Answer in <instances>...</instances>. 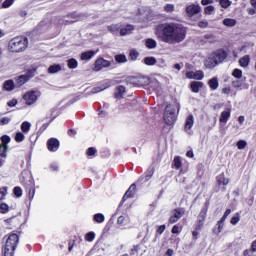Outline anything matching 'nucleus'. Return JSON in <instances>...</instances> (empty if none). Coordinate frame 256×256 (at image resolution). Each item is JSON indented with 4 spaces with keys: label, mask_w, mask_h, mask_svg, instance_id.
Returning a JSON list of instances; mask_svg holds the SVG:
<instances>
[{
    "label": "nucleus",
    "mask_w": 256,
    "mask_h": 256,
    "mask_svg": "<svg viewBox=\"0 0 256 256\" xmlns=\"http://www.w3.org/2000/svg\"><path fill=\"white\" fill-rule=\"evenodd\" d=\"M129 56L131 61H137V57H139V52H137V50H131Z\"/></svg>",
    "instance_id": "obj_44"
},
{
    "label": "nucleus",
    "mask_w": 256,
    "mask_h": 256,
    "mask_svg": "<svg viewBox=\"0 0 256 256\" xmlns=\"http://www.w3.org/2000/svg\"><path fill=\"white\" fill-rule=\"evenodd\" d=\"M237 147H238V149H240V150L245 149V147H247V141H245V140H239V141L237 142Z\"/></svg>",
    "instance_id": "obj_52"
},
{
    "label": "nucleus",
    "mask_w": 256,
    "mask_h": 256,
    "mask_svg": "<svg viewBox=\"0 0 256 256\" xmlns=\"http://www.w3.org/2000/svg\"><path fill=\"white\" fill-rule=\"evenodd\" d=\"M109 86H110L109 82H106L102 86L92 88L91 93H93V94L101 93V91H105V89H109Z\"/></svg>",
    "instance_id": "obj_25"
},
{
    "label": "nucleus",
    "mask_w": 256,
    "mask_h": 256,
    "mask_svg": "<svg viewBox=\"0 0 256 256\" xmlns=\"http://www.w3.org/2000/svg\"><path fill=\"white\" fill-rule=\"evenodd\" d=\"M232 86L235 87V89H239V87L243 86V82L241 80H235L232 82Z\"/></svg>",
    "instance_id": "obj_55"
},
{
    "label": "nucleus",
    "mask_w": 256,
    "mask_h": 256,
    "mask_svg": "<svg viewBox=\"0 0 256 256\" xmlns=\"http://www.w3.org/2000/svg\"><path fill=\"white\" fill-rule=\"evenodd\" d=\"M155 35L163 43H169V45L183 43L187 37V27L177 22L160 24L155 28Z\"/></svg>",
    "instance_id": "obj_1"
},
{
    "label": "nucleus",
    "mask_w": 256,
    "mask_h": 256,
    "mask_svg": "<svg viewBox=\"0 0 256 256\" xmlns=\"http://www.w3.org/2000/svg\"><path fill=\"white\" fill-rule=\"evenodd\" d=\"M253 253L252 250H245L244 251V256H253Z\"/></svg>",
    "instance_id": "obj_64"
},
{
    "label": "nucleus",
    "mask_w": 256,
    "mask_h": 256,
    "mask_svg": "<svg viewBox=\"0 0 256 256\" xmlns=\"http://www.w3.org/2000/svg\"><path fill=\"white\" fill-rule=\"evenodd\" d=\"M9 123H11V118L9 117H2L0 118V125H9Z\"/></svg>",
    "instance_id": "obj_51"
},
{
    "label": "nucleus",
    "mask_w": 256,
    "mask_h": 256,
    "mask_svg": "<svg viewBox=\"0 0 256 256\" xmlns=\"http://www.w3.org/2000/svg\"><path fill=\"white\" fill-rule=\"evenodd\" d=\"M95 153H97V149H95L94 147H90L86 151V155L88 157H95Z\"/></svg>",
    "instance_id": "obj_45"
},
{
    "label": "nucleus",
    "mask_w": 256,
    "mask_h": 256,
    "mask_svg": "<svg viewBox=\"0 0 256 256\" xmlns=\"http://www.w3.org/2000/svg\"><path fill=\"white\" fill-rule=\"evenodd\" d=\"M23 141H25V134H23V132H17L15 135V142L21 143Z\"/></svg>",
    "instance_id": "obj_40"
},
{
    "label": "nucleus",
    "mask_w": 256,
    "mask_h": 256,
    "mask_svg": "<svg viewBox=\"0 0 256 256\" xmlns=\"http://www.w3.org/2000/svg\"><path fill=\"white\" fill-rule=\"evenodd\" d=\"M7 196V187L0 188V201H3Z\"/></svg>",
    "instance_id": "obj_49"
},
{
    "label": "nucleus",
    "mask_w": 256,
    "mask_h": 256,
    "mask_svg": "<svg viewBox=\"0 0 256 256\" xmlns=\"http://www.w3.org/2000/svg\"><path fill=\"white\" fill-rule=\"evenodd\" d=\"M250 251H252V252L255 253V251H256V240H254V241L252 242Z\"/></svg>",
    "instance_id": "obj_61"
},
{
    "label": "nucleus",
    "mask_w": 256,
    "mask_h": 256,
    "mask_svg": "<svg viewBox=\"0 0 256 256\" xmlns=\"http://www.w3.org/2000/svg\"><path fill=\"white\" fill-rule=\"evenodd\" d=\"M125 91L126 90L124 86H118L115 93L116 99H123V95H125Z\"/></svg>",
    "instance_id": "obj_30"
},
{
    "label": "nucleus",
    "mask_w": 256,
    "mask_h": 256,
    "mask_svg": "<svg viewBox=\"0 0 256 256\" xmlns=\"http://www.w3.org/2000/svg\"><path fill=\"white\" fill-rule=\"evenodd\" d=\"M13 3H15V0H5L2 3V7H3V9H9V7H11V5H13Z\"/></svg>",
    "instance_id": "obj_46"
},
{
    "label": "nucleus",
    "mask_w": 256,
    "mask_h": 256,
    "mask_svg": "<svg viewBox=\"0 0 256 256\" xmlns=\"http://www.w3.org/2000/svg\"><path fill=\"white\" fill-rule=\"evenodd\" d=\"M173 165L175 169H181L183 162L181 161V157L176 156L173 161Z\"/></svg>",
    "instance_id": "obj_37"
},
{
    "label": "nucleus",
    "mask_w": 256,
    "mask_h": 256,
    "mask_svg": "<svg viewBox=\"0 0 256 256\" xmlns=\"http://www.w3.org/2000/svg\"><path fill=\"white\" fill-rule=\"evenodd\" d=\"M204 77H205V73H203V71L201 70H197L196 72L189 71L186 73L187 79H196L197 81H201L203 80Z\"/></svg>",
    "instance_id": "obj_14"
},
{
    "label": "nucleus",
    "mask_w": 256,
    "mask_h": 256,
    "mask_svg": "<svg viewBox=\"0 0 256 256\" xmlns=\"http://www.w3.org/2000/svg\"><path fill=\"white\" fill-rule=\"evenodd\" d=\"M208 85L212 91H217L219 89V79L217 77H213L208 81Z\"/></svg>",
    "instance_id": "obj_23"
},
{
    "label": "nucleus",
    "mask_w": 256,
    "mask_h": 256,
    "mask_svg": "<svg viewBox=\"0 0 256 256\" xmlns=\"http://www.w3.org/2000/svg\"><path fill=\"white\" fill-rule=\"evenodd\" d=\"M60 146H61V143L59 142V140L57 138H50L47 141V149L51 153H55V152L59 151Z\"/></svg>",
    "instance_id": "obj_10"
},
{
    "label": "nucleus",
    "mask_w": 256,
    "mask_h": 256,
    "mask_svg": "<svg viewBox=\"0 0 256 256\" xmlns=\"http://www.w3.org/2000/svg\"><path fill=\"white\" fill-rule=\"evenodd\" d=\"M217 184L219 187L223 185L225 187L226 185H229V178H225V174H220L216 177Z\"/></svg>",
    "instance_id": "obj_20"
},
{
    "label": "nucleus",
    "mask_w": 256,
    "mask_h": 256,
    "mask_svg": "<svg viewBox=\"0 0 256 256\" xmlns=\"http://www.w3.org/2000/svg\"><path fill=\"white\" fill-rule=\"evenodd\" d=\"M223 25L225 27H235V25H237V20L233 18H226L223 20Z\"/></svg>",
    "instance_id": "obj_29"
},
{
    "label": "nucleus",
    "mask_w": 256,
    "mask_h": 256,
    "mask_svg": "<svg viewBox=\"0 0 256 256\" xmlns=\"http://www.w3.org/2000/svg\"><path fill=\"white\" fill-rule=\"evenodd\" d=\"M146 47L148 49H155V47H157V41H155L154 39L152 38H148L146 40V43H145Z\"/></svg>",
    "instance_id": "obj_32"
},
{
    "label": "nucleus",
    "mask_w": 256,
    "mask_h": 256,
    "mask_svg": "<svg viewBox=\"0 0 256 256\" xmlns=\"http://www.w3.org/2000/svg\"><path fill=\"white\" fill-rule=\"evenodd\" d=\"M164 121L166 125H173L177 121V114L175 113V106L169 104L164 111Z\"/></svg>",
    "instance_id": "obj_5"
},
{
    "label": "nucleus",
    "mask_w": 256,
    "mask_h": 256,
    "mask_svg": "<svg viewBox=\"0 0 256 256\" xmlns=\"http://www.w3.org/2000/svg\"><path fill=\"white\" fill-rule=\"evenodd\" d=\"M204 39H207V41H209V43H215L217 41V39L215 38V36L213 34L204 35Z\"/></svg>",
    "instance_id": "obj_48"
},
{
    "label": "nucleus",
    "mask_w": 256,
    "mask_h": 256,
    "mask_svg": "<svg viewBox=\"0 0 256 256\" xmlns=\"http://www.w3.org/2000/svg\"><path fill=\"white\" fill-rule=\"evenodd\" d=\"M19 245V235L16 233H11L6 239L5 245L2 248V253L4 256H15V249Z\"/></svg>",
    "instance_id": "obj_3"
},
{
    "label": "nucleus",
    "mask_w": 256,
    "mask_h": 256,
    "mask_svg": "<svg viewBox=\"0 0 256 256\" xmlns=\"http://www.w3.org/2000/svg\"><path fill=\"white\" fill-rule=\"evenodd\" d=\"M8 107H15L17 105V99H12L7 103Z\"/></svg>",
    "instance_id": "obj_58"
},
{
    "label": "nucleus",
    "mask_w": 256,
    "mask_h": 256,
    "mask_svg": "<svg viewBox=\"0 0 256 256\" xmlns=\"http://www.w3.org/2000/svg\"><path fill=\"white\" fill-rule=\"evenodd\" d=\"M50 169L51 171H59V165H57L56 163H52L50 165Z\"/></svg>",
    "instance_id": "obj_59"
},
{
    "label": "nucleus",
    "mask_w": 256,
    "mask_h": 256,
    "mask_svg": "<svg viewBox=\"0 0 256 256\" xmlns=\"http://www.w3.org/2000/svg\"><path fill=\"white\" fill-rule=\"evenodd\" d=\"M191 90L193 91V93H199V91L201 89H203V82H199V81H193L190 84Z\"/></svg>",
    "instance_id": "obj_21"
},
{
    "label": "nucleus",
    "mask_w": 256,
    "mask_h": 256,
    "mask_svg": "<svg viewBox=\"0 0 256 256\" xmlns=\"http://www.w3.org/2000/svg\"><path fill=\"white\" fill-rule=\"evenodd\" d=\"M27 81H29L28 75H20V76L16 77L15 85H16V87H23V85H25V83H27Z\"/></svg>",
    "instance_id": "obj_16"
},
{
    "label": "nucleus",
    "mask_w": 256,
    "mask_h": 256,
    "mask_svg": "<svg viewBox=\"0 0 256 256\" xmlns=\"http://www.w3.org/2000/svg\"><path fill=\"white\" fill-rule=\"evenodd\" d=\"M67 66L68 69H77V67H79V62L77 61V59L71 58L67 60Z\"/></svg>",
    "instance_id": "obj_28"
},
{
    "label": "nucleus",
    "mask_w": 256,
    "mask_h": 256,
    "mask_svg": "<svg viewBox=\"0 0 256 256\" xmlns=\"http://www.w3.org/2000/svg\"><path fill=\"white\" fill-rule=\"evenodd\" d=\"M59 71H61V65L59 64H54V65H51L49 68H48V73H59Z\"/></svg>",
    "instance_id": "obj_34"
},
{
    "label": "nucleus",
    "mask_w": 256,
    "mask_h": 256,
    "mask_svg": "<svg viewBox=\"0 0 256 256\" xmlns=\"http://www.w3.org/2000/svg\"><path fill=\"white\" fill-rule=\"evenodd\" d=\"M108 31H110V33L113 35H119L121 31V24H113L108 26Z\"/></svg>",
    "instance_id": "obj_24"
},
{
    "label": "nucleus",
    "mask_w": 256,
    "mask_h": 256,
    "mask_svg": "<svg viewBox=\"0 0 256 256\" xmlns=\"http://www.w3.org/2000/svg\"><path fill=\"white\" fill-rule=\"evenodd\" d=\"M22 183H24L28 191L29 201H33V199L35 198V181H33V178L30 176L28 178V182H25V180H22Z\"/></svg>",
    "instance_id": "obj_7"
},
{
    "label": "nucleus",
    "mask_w": 256,
    "mask_h": 256,
    "mask_svg": "<svg viewBox=\"0 0 256 256\" xmlns=\"http://www.w3.org/2000/svg\"><path fill=\"white\" fill-rule=\"evenodd\" d=\"M183 215H185V208H176L172 210L169 218V223H177V221H179V219H181Z\"/></svg>",
    "instance_id": "obj_9"
},
{
    "label": "nucleus",
    "mask_w": 256,
    "mask_h": 256,
    "mask_svg": "<svg viewBox=\"0 0 256 256\" xmlns=\"http://www.w3.org/2000/svg\"><path fill=\"white\" fill-rule=\"evenodd\" d=\"M218 3H220V6L222 7V9H229V7H231V5H233V2H231L230 0H217Z\"/></svg>",
    "instance_id": "obj_33"
},
{
    "label": "nucleus",
    "mask_w": 256,
    "mask_h": 256,
    "mask_svg": "<svg viewBox=\"0 0 256 256\" xmlns=\"http://www.w3.org/2000/svg\"><path fill=\"white\" fill-rule=\"evenodd\" d=\"M115 61L117 63H127V56L120 54L115 56Z\"/></svg>",
    "instance_id": "obj_41"
},
{
    "label": "nucleus",
    "mask_w": 256,
    "mask_h": 256,
    "mask_svg": "<svg viewBox=\"0 0 256 256\" xmlns=\"http://www.w3.org/2000/svg\"><path fill=\"white\" fill-rule=\"evenodd\" d=\"M144 63L145 65H155V63H157V59L155 57H146L144 58Z\"/></svg>",
    "instance_id": "obj_38"
},
{
    "label": "nucleus",
    "mask_w": 256,
    "mask_h": 256,
    "mask_svg": "<svg viewBox=\"0 0 256 256\" xmlns=\"http://www.w3.org/2000/svg\"><path fill=\"white\" fill-rule=\"evenodd\" d=\"M93 221L94 223H105V215H103V213H96L93 215Z\"/></svg>",
    "instance_id": "obj_26"
},
{
    "label": "nucleus",
    "mask_w": 256,
    "mask_h": 256,
    "mask_svg": "<svg viewBox=\"0 0 256 256\" xmlns=\"http://www.w3.org/2000/svg\"><path fill=\"white\" fill-rule=\"evenodd\" d=\"M213 11H215V7L213 6H207L204 10V13L206 15H211L213 13Z\"/></svg>",
    "instance_id": "obj_54"
},
{
    "label": "nucleus",
    "mask_w": 256,
    "mask_h": 256,
    "mask_svg": "<svg viewBox=\"0 0 256 256\" xmlns=\"http://www.w3.org/2000/svg\"><path fill=\"white\" fill-rule=\"evenodd\" d=\"M227 59V52L224 50H217L210 54L204 61V65L207 69H213L217 65L223 63Z\"/></svg>",
    "instance_id": "obj_2"
},
{
    "label": "nucleus",
    "mask_w": 256,
    "mask_h": 256,
    "mask_svg": "<svg viewBox=\"0 0 256 256\" xmlns=\"http://www.w3.org/2000/svg\"><path fill=\"white\" fill-rule=\"evenodd\" d=\"M137 188V186L135 184H132L129 189L126 191V193L124 194L122 201L120 203V205H123V203H125V201H127V199L133 197V195H135V189Z\"/></svg>",
    "instance_id": "obj_15"
},
{
    "label": "nucleus",
    "mask_w": 256,
    "mask_h": 256,
    "mask_svg": "<svg viewBox=\"0 0 256 256\" xmlns=\"http://www.w3.org/2000/svg\"><path fill=\"white\" fill-rule=\"evenodd\" d=\"M207 217V208H202L201 212L198 215V220L196 223V231H200L203 227V223H205V219Z\"/></svg>",
    "instance_id": "obj_13"
},
{
    "label": "nucleus",
    "mask_w": 256,
    "mask_h": 256,
    "mask_svg": "<svg viewBox=\"0 0 256 256\" xmlns=\"http://www.w3.org/2000/svg\"><path fill=\"white\" fill-rule=\"evenodd\" d=\"M29 45V40L25 36H17L9 41L8 49L12 53H21L25 51Z\"/></svg>",
    "instance_id": "obj_4"
},
{
    "label": "nucleus",
    "mask_w": 256,
    "mask_h": 256,
    "mask_svg": "<svg viewBox=\"0 0 256 256\" xmlns=\"http://www.w3.org/2000/svg\"><path fill=\"white\" fill-rule=\"evenodd\" d=\"M9 211V205H7V203H2L0 204V213H8Z\"/></svg>",
    "instance_id": "obj_47"
},
{
    "label": "nucleus",
    "mask_w": 256,
    "mask_h": 256,
    "mask_svg": "<svg viewBox=\"0 0 256 256\" xmlns=\"http://www.w3.org/2000/svg\"><path fill=\"white\" fill-rule=\"evenodd\" d=\"M13 193H14L15 197H17V198L23 197V189H21V187H19V186L14 187Z\"/></svg>",
    "instance_id": "obj_42"
},
{
    "label": "nucleus",
    "mask_w": 256,
    "mask_h": 256,
    "mask_svg": "<svg viewBox=\"0 0 256 256\" xmlns=\"http://www.w3.org/2000/svg\"><path fill=\"white\" fill-rule=\"evenodd\" d=\"M198 13H201V6L191 4L186 7V14L188 17H195V15H198Z\"/></svg>",
    "instance_id": "obj_11"
},
{
    "label": "nucleus",
    "mask_w": 256,
    "mask_h": 256,
    "mask_svg": "<svg viewBox=\"0 0 256 256\" xmlns=\"http://www.w3.org/2000/svg\"><path fill=\"white\" fill-rule=\"evenodd\" d=\"M135 31V27L133 25H126L123 28H120V36L125 37V35H131Z\"/></svg>",
    "instance_id": "obj_17"
},
{
    "label": "nucleus",
    "mask_w": 256,
    "mask_h": 256,
    "mask_svg": "<svg viewBox=\"0 0 256 256\" xmlns=\"http://www.w3.org/2000/svg\"><path fill=\"white\" fill-rule=\"evenodd\" d=\"M165 229H166L165 225L159 226L158 229H157L158 235H163V233H165Z\"/></svg>",
    "instance_id": "obj_57"
},
{
    "label": "nucleus",
    "mask_w": 256,
    "mask_h": 256,
    "mask_svg": "<svg viewBox=\"0 0 256 256\" xmlns=\"http://www.w3.org/2000/svg\"><path fill=\"white\" fill-rule=\"evenodd\" d=\"M172 233H174V234H178L179 233V227L177 225H174L172 227Z\"/></svg>",
    "instance_id": "obj_62"
},
{
    "label": "nucleus",
    "mask_w": 256,
    "mask_h": 256,
    "mask_svg": "<svg viewBox=\"0 0 256 256\" xmlns=\"http://www.w3.org/2000/svg\"><path fill=\"white\" fill-rule=\"evenodd\" d=\"M231 117V110H225L221 113L219 121L220 123H227Z\"/></svg>",
    "instance_id": "obj_22"
},
{
    "label": "nucleus",
    "mask_w": 256,
    "mask_h": 256,
    "mask_svg": "<svg viewBox=\"0 0 256 256\" xmlns=\"http://www.w3.org/2000/svg\"><path fill=\"white\" fill-rule=\"evenodd\" d=\"M16 85L15 82H13V80H7L4 82V89L6 91H13V89H15Z\"/></svg>",
    "instance_id": "obj_31"
},
{
    "label": "nucleus",
    "mask_w": 256,
    "mask_h": 256,
    "mask_svg": "<svg viewBox=\"0 0 256 256\" xmlns=\"http://www.w3.org/2000/svg\"><path fill=\"white\" fill-rule=\"evenodd\" d=\"M224 226H225V224H223V222H218L216 224V227L213 228L214 235H219V233H221V231H223ZM217 228H218V230H217Z\"/></svg>",
    "instance_id": "obj_35"
},
{
    "label": "nucleus",
    "mask_w": 256,
    "mask_h": 256,
    "mask_svg": "<svg viewBox=\"0 0 256 256\" xmlns=\"http://www.w3.org/2000/svg\"><path fill=\"white\" fill-rule=\"evenodd\" d=\"M240 221L239 214L237 213L235 216H233L230 220L231 225H237Z\"/></svg>",
    "instance_id": "obj_53"
},
{
    "label": "nucleus",
    "mask_w": 256,
    "mask_h": 256,
    "mask_svg": "<svg viewBox=\"0 0 256 256\" xmlns=\"http://www.w3.org/2000/svg\"><path fill=\"white\" fill-rule=\"evenodd\" d=\"M111 67V61L105 60L104 58H98L94 63L93 70L97 73L103 69Z\"/></svg>",
    "instance_id": "obj_8"
},
{
    "label": "nucleus",
    "mask_w": 256,
    "mask_h": 256,
    "mask_svg": "<svg viewBox=\"0 0 256 256\" xmlns=\"http://www.w3.org/2000/svg\"><path fill=\"white\" fill-rule=\"evenodd\" d=\"M38 97L39 96L36 91H30L23 96V99L26 102V105H33V103L37 101Z\"/></svg>",
    "instance_id": "obj_12"
},
{
    "label": "nucleus",
    "mask_w": 256,
    "mask_h": 256,
    "mask_svg": "<svg viewBox=\"0 0 256 256\" xmlns=\"http://www.w3.org/2000/svg\"><path fill=\"white\" fill-rule=\"evenodd\" d=\"M95 55H97V52H95L93 50L83 52L81 54V61H89V60L93 59V57H95Z\"/></svg>",
    "instance_id": "obj_19"
},
{
    "label": "nucleus",
    "mask_w": 256,
    "mask_h": 256,
    "mask_svg": "<svg viewBox=\"0 0 256 256\" xmlns=\"http://www.w3.org/2000/svg\"><path fill=\"white\" fill-rule=\"evenodd\" d=\"M2 143L0 144V157L5 159L7 157V151L9 149V143H11V137L8 135H3L1 137Z\"/></svg>",
    "instance_id": "obj_6"
},
{
    "label": "nucleus",
    "mask_w": 256,
    "mask_h": 256,
    "mask_svg": "<svg viewBox=\"0 0 256 256\" xmlns=\"http://www.w3.org/2000/svg\"><path fill=\"white\" fill-rule=\"evenodd\" d=\"M117 223L118 225H123V223H125V216H119Z\"/></svg>",
    "instance_id": "obj_60"
},
{
    "label": "nucleus",
    "mask_w": 256,
    "mask_h": 256,
    "mask_svg": "<svg viewBox=\"0 0 256 256\" xmlns=\"http://www.w3.org/2000/svg\"><path fill=\"white\" fill-rule=\"evenodd\" d=\"M195 124V119L193 118V115H189L187 118H186V122H185V125H184V129L187 133H189V131H191L193 125Z\"/></svg>",
    "instance_id": "obj_18"
},
{
    "label": "nucleus",
    "mask_w": 256,
    "mask_h": 256,
    "mask_svg": "<svg viewBox=\"0 0 256 256\" xmlns=\"http://www.w3.org/2000/svg\"><path fill=\"white\" fill-rule=\"evenodd\" d=\"M85 241H88L89 243H92V241H95V232H88L84 236Z\"/></svg>",
    "instance_id": "obj_39"
},
{
    "label": "nucleus",
    "mask_w": 256,
    "mask_h": 256,
    "mask_svg": "<svg viewBox=\"0 0 256 256\" xmlns=\"http://www.w3.org/2000/svg\"><path fill=\"white\" fill-rule=\"evenodd\" d=\"M21 131L29 133V131H31V124L28 121L23 122L21 124Z\"/></svg>",
    "instance_id": "obj_36"
},
{
    "label": "nucleus",
    "mask_w": 256,
    "mask_h": 256,
    "mask_svg": "<svg viewBox=\"0 0 256 256\" xmlns=\"http://www.w3.org/2000/svg\"><path fill=\"white\" fill-rule=\"evenodd\" d=\"M248 13L249 15H256V8H249Z\"/></svg>",
    "instance_id": "obj_63"
},
{
    "label": "nucleus",
    "mask_w": 256,
    "mask_h": 256,
    "mask_svg": "<svg viewBox=\"0 0 256 256\" xmlns=\"http://www.w3.org/2000/svg\"><path fill=\"white\" fill-rule=\"evenodd\" d=\"M250 62L251 57L249 55H245L239 60L240 67H249Z\"/></svg>",
    "instance_id": "obj_27"
},
{
    "label": "nucleus",
    "mask_w": 256,
    "mask_h": 256,
    "mask_svg": "<svg viewBox=\"0 0 256 256\" xmlns=\"http://www.w3.org/2000/svg\"><path fill=\"white\" fill-rule=\"evenodd\" d=\"M164 11H166V13H173V11H175V5L173 4H167L164 7Z\"/></svg>",
    "instance_id": "obj_50"
},
{
    "label": "nucleus",
    "mask_w": 256,
    "mask_h": 256,
    "mask_svg": "<svg viewBox=\"0 0 256 256\" xmlns=\"http://www.w3.org/2000/svg\"><path fill=\"white\" fill-rule=\"evenodd\" d=\"M232 75L235 77V79H241V77H243V71H241L239 68H236L233 70Z\"/></svg>",
    "instance_id": "obj_43"
},
{
    "label": "nucleus",
    "mask_w": 256,
    "mask_h": 256,
    "mask_svg": "<svg viewBox=\"0 0 256 256\" xmlns=\"http://www.w3.org/2000/svg\"><path fill=\"white\" fill-rule=\"evenodd\" d=\"M209 25V22H207V20H203L198 22V27H200V29H206V27Z\"/></svg>",
    "instance_id": "obj_56"
}]
</instances>
